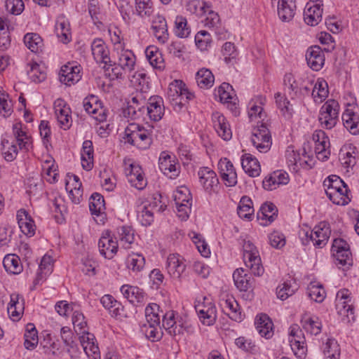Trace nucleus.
<instances>
[{"instance_id":"58","label":"nucleus","mask_w":359,"mask_h":359,"mask_svg":"<svg viewBox=\"0 0 359 359\" xmlns=\"http://www.w3.org/2000/svg\"><path fill=\"white\" fill-rule=\"evenodd\" d=\"M137 219L142 226H149L154 221V212L143 205L138 207Z\"/></svg>"},{"instance_id":"44","label":"nucleus","mask_w":359,"mask_h":359,"mask_svg":"<svg viewBox=\"0 0 359 359\" xmlns=\"http://www.w3.org/2000/svg\"><path fill=\"white\" fill-rule=\"evenodd\" d=\"M55 32L57 37L63 43H67L71 40L69 23L64 18H60L55 25Z\"/></svg>"},{"instance_id":"42","label":"nucleus","mask_w":359,"mask_h":359,"mask_svg":"<svg viewBox=\"0 0 359 359\" xmlns=\"http://www.w3.org/2000/svg\"><path fill=\"white\" fill-rule=\"evenodd\" d=\"M336 309L344 323H350L355 320L353 306L348 302L336 303Z\"/></svg>"},{"instance_id":"26","label":"nucleus","mask_w":359,"mask_h":359,"mask_svg":"<svg viewBox=\"0 0 359 359\" xmlns=\"http://www.w3.org/2000/svg\"><path fill=\"white\" fill-rule=\"evenodd\" d=\"M323 8L320 4H313L306 6L304 12V22L311 26L317 25L322 20Z\"/></svg>"},{"instance_id":"55","label":"nucleus","mask_w":359,"mask_h":359,"mask_svg":"<svg viewBox=\"0 0 359 359\" xmlns=\"http://www.w3.org/2000/svg\"><path fill=\"white\" fill-rule=\"evenodd\" d=\"M197 312L204 325H212L216 320V309L213 306H210L208 309H198Z\"/></svg>"},{"instance_id":"16","label":"nucleus","mask_w":359,"mask_h":359,"mask_svg":"<svg viewBox=\"0 0 359 359\" xmlns=\"http://www.w3.org/2000/svg\"><path fill=\"white\" fill-rule=\"evenodd\" d=\"M159 169L170 179H175L180 173V169L176 166L174 157L165 151L161 152L160 155Z\"/></svg>"},{"instance_id":"6","label":"nucleus","mask_w":359,"mask_h":359,"mask_svg":"<svg viewBox=\"0 0 359 359\" xmlns=\"http://www.w3.org/2000/svg\"><path fill=\"white\" fill-rule=\"evenodd\" d=\"M330 233V224L326 222H321L313 230L306 231L304 233L305 236L312 241L315 246L319 248H322L326 245Z\"/></svg>"},{"instance_id":"2","label":"nucleus","mask_w":359,"mask_h":359,"mask_svg":"<svg viewBox=\"0 0 359 359\" xmlns=\"http://www.w3.org/2000/svg\"><path fill=\"white\" fill-rule=\"evenodd\" d=\"M243 248L245 266L250 268L255 276H262L264 273V268L257 247L250 241H245Z\"/></svg>"},{"instance_id":"33","label":"nucleus","mask_w":359,"mask_h":359,"mask_svg":"<svg viewBox=\"0 0 359 359\" xmlns=\"http://www.w3.org/2000/svg\"><path fill=\"white\" fill-rule=\"evenodd\" d=\"M235 285L241 291H247L252 287L251 276L246 273L243 268L237 269L233 273Z\"/></svg>"},{"instance_id":"8","label":"nucleus","mask_w":359,"mask_h":359,"mask_svg":"<svg viewBox=\"0 0 359 359\" xmlns=\"http://www.w3.org/2000/svg\"><path fill=\"white\" fill-rule=\"evenodd\" d=\"M91 50L94 59L97 62L103 63L104 65L103 69L109 71L110 66L112 65V61L109 57V50L104 41L100 38L94 39L91 43Z\"/></svg>"},{"instance_id":"1","label":"nucleus","mask_w":359,"mask_h":359,"mask_svg":"<svg viewBox=\"0 0 359 359\" xmlns=\"http://www.w3.org/2000/svg\"><path fill=\"white\" fill-rule=\"evenodd\" d=\"M339 103L334 100H328L320 108L318 121L320 126L327 130L333 128L339 121Z\"/></svg>"},{"instance_id":"29","label":"nucleus","mask_w":359,"mask_h":359,"mask_svg":"<svg viewBox=\"0 0 359 359\" xmlns=\"http://www.w3.org/2000/svg\"><path fill=\"white\" fill-rule=\"evenodd\" d=\"M342 121L344 127L352 135L359 134V114L347 109L342 114Z\"/></svg>"},{"instance_id":"57","label":"nucleus","mask_w":359,"mask_h":359,"mask_svg":"<svg viewBox=\"0 0 359 359\" xmlns=\"http://www.w3.org/2000/svg\"><path fill=\"white\" fill-rule=\"evenodd\" d=\"M159 306L156 304L148 305L145 309V317L148 325H160V316L156 312Z\"/></svg>"},{"instance_id":"10","label":"nucleus","mask_w":359,"mask_h":359,"mask_svg":"<svg viewBox=\"0 0 359 359\" xmlns=\"http://www.w3.org/2000/svg\"><path fill=\"white\" fill-rule=\"evenodd\" d=\"M313 140L316 144L315 151L317 158L323 161H326L330 154V140L326 133L322 130H315L313 134Z\"/></svg>"},{"instance_id":"14","label":"nucleus","mask_w":359,"mask_h":359,"mask_svg":"<svg viewBox=\"0 0 359 359\" xmlns=\"http://www.w3.org/2000/svg\"><path fill=\"white\" fill-rule=\"evenodd\" d=\"M79 339L86 354L91 359H100L99 347L95 344V336L88 331L81 333Z\"/></svg>"},{"instance_id":"23","label":"nucleus","mask_w":359,"mask_h":359,"mask_svg":"<svg viewBox=\"0 0 359 359\" xmlns=\"http://www.w3.org/2000/svg\"><path fill=\"white\" fill-rule=\"evenodd\" d=\"M289 182V175L285 172L277 170L263 180V187L266 190L276 189L280 184H287Z\"/></svg>"},{"instance_id":"47","label":"nucleus","mask_w":359,"mask_h":359,"mask_svg":"<svg viewBox=\"0 0 359 359\" xmlns=\"http://www.w3.org/2000/svg\"><path fill=\"white\" fill-rule=\"evenodd\" d=\"M118 63L125 69V72L130 73L134 69L135 56L130 50H123L118 57Z\"/></svg>"},{"instance_id":"11","label":"nucleus","mask_w":359,"mask_h":359,"mask_svg":"<svg viewBox=\"0 0 359 359\" xmlns=\"http://www.w3.org/2000/svg\"><path fill=\"white\" fill-rule=\"evenodd\" d=\"M147 102L141 94L135 95L123 110L124 116L133 119L141 118L147 111Z\"/></svg>"},{"instance_id":"31","label":"nucleus","mask_w":359,"mask_h":359,"mask_svg":"<svg viewBox=\"0 0 359 359\" xmlns=\"http://www.w3.org/2000/svg\"><path fill=\"white\" fill-rule=\"evenodd\" d=\"M17 217L21 231L28 236H32L35 232V225L28 213L24 210H20L18 212Z\"/></svg>"},{"instance_id":"52","label":"nucleus","mask_w":359,"mask_h":359,"mask_svg":"<svg viewBox=\"0 0 359 359\" xmlns=\"http://www.w3.org/2000/svg\"><path fill=\"white\" fill-rule=\"evenodd\" d=\"M104 197L99 193H94L89 200V209L92 215H98L105 209Z\"/></svg>"},{"instance_id":"45","label":"nucleus","mask_w":359,"mask_h":359,"mask_svg":"<svg viewBox=\"0 0 359 359\" xmlns=\"http://www.w3.org/2000/svg\"><path fill=\"white\" fill-rule=\"evenodd\" d=\"M298 289L297 284L294 280H287L276 289L278 298L285 300L292 296Z\"/></svg>"},{"instance_id":"60","label":"nucleus","mask_w":359,"mask_h":359,"mask_svg":"<svg viewBox=\"0 0 359 359\" xmlns=\"http://www.w3.org/2000/svg\"><path fill=\"white\" fill-rule=\"evenodd\" d=\"M344 181L337 175H331L323 182L325 193L337 191L341 187H344Z\"/></svg>"},{"instance_id":"19","label":"nucleus","mask_w":359,"mask_h":359,"mask_svg":"<svg viewBox=\"0 0 359 359\" xmlns=\"http://www.w3.org/2000/svg\"><path fill=\"white\" fill-rule=\"evenodd\" d=\"M168 95L182 98V102H185V104L194 97V95L189 91L185 83L180 80H175L170 84Z\"/></svg>"},{"instance_id":"9","label":"nucleus","mask_w":359,"mask_h":359,"mask_svg":"<svg viewBox=\"0 0 359 359\" xmlns=\"http://www.w3.org/2000/svg\"><path fill=\"white\" fill-rule=\"evenodd\" d=\"M98 248L100 253L105 258H113L118 251L116 238H114L109 231H104L98 241Z\"/></svg>"},{"instance_id":"51","label":"nucleus","mask_w":359,"mask_h":359,"mask_svg":"<svg viewBox=\"0 0 359 359\" xmlns=\"http://www.w3.org/2000/svg\"><path fill=\"white\" fill-rule=\"evenodd\" d=\"M327 83L325 81L318 80L313 86L311 95L315 102H322L327 96Z\"/></svg>"},{"instance_id":"39","label":"nucleus","mask_w":359,"mask_h":359,"mask_svg":"<svg viewBox=\"0 0 359 359\" xmlns=\"http://www.w3.org/2000/svg\"><path fill=\"white\" fill-rule=\"evenodd\" d=\"M21 123H16L13 126V133L15 137L20 149L28 150L31 144L30 139L26 132L22 130Z\"/></svg>"},{"instance_id":"24","label":"nucleus","mask_w":359,"mask_h":359,"mask_svg":"<svg viewBox=\"0 0 359 359\" xmlns=\"http://www.w3.org/2000/svg\"><path fill=\"white\" fill-rule=\"evenodd\" d=\"M278 210L272 203L266 202L262 205L257 213V218L260 221V224L266 226L274 221L277 217Z\"/></svg>"},{"instance_id":"53","label":"nucleus","mask_w":359,"mask_h":359,"mask_svg":"<svg viewBox=\"0 0 359 359\" xmlns=\"http://www.w3.org/2000/svg\"><path fill=\"white\" fill-rule=\"evenodd\" d=\"M174 32L175 35L180 38H187L189 36L191 29L188 27L187 20L184 17L177 15L175 18Z\"/></svg>"},{"instance_id":"17","label":"nucleus","mask_w":359,"mask_h":359,"mask_svg":"<svg viewBox=\"0 0 359 359\" xmlns=\"http://www.w3.org/2000/svg\"><path fill=\"white\" fill-rule=\"evenodd\" d=\"M306 60L308 65L315 71H319L325 62V55L318 46H311L308 48L306 53Z\"/></svg>"},{"instance_id":"49","label":"nucleus","mask_w":359,"mask_h":359,"mask_svg":"<svg viewBox=\"0 0 359 359\" xmlns=\"http://www.w3.org/2000/svg\"><path fill=\"white\" fill-rule=\"evenodd\" d=\"M25 46L33 53H38L41 50L43 39L36 33H27L24 36Z\"/></svg>"},{"instance_id":"43","label":"nucleus","mask_w":359,"mask_h":359,"mask_svg":"<svg viewBox=\"0 0 359 359\" xmlns=\"http://www.w3.org/2000/svg\"><path fill=\"white\" fill-rule=\"evenodd\" d=\"M3 265L6 271L10 273L19 274L22 271L20 259L15 255L5 256L3 260Z\"/></svg>"},{"instance_id":"13","label":"nucleus","mask_w":359,"mask_h":359,"mask_svg":"<svg viewBox=\"0 0 359 359\" xmlns=\"http://www.w3.org/2000/svg\"><path fill=\"white\" fill-rule=\"evenodd\" d=\"M166 269L174 279H179L186 269L184 259L178 254L170 255L167 259Z\"/></svg>"},{"instance_id":"22","label":"nucleus","mask_w":359,"mask_h":359,"mask_svg":"<svg viewBox=\"0 0 359 359\" xmlns=\"http://www.w3.org/2000/svg\"><path fill=\"white\" fill-rule=\"evenodd\" d=\"M212 121L219 136L226 141L231 140L232 133L224 116L216 111L212 114Z\"/></svg>"},{"instance_id":"48","label":"nucleus","mask_w":359,"mask_h":359,"mask_svg":"<svg viewBox=\"0 0 359 359\" xmlns=\"http://www.w3.org/2000/svg\"><path fill=\"white\" fill-rule=\"evenodd\" d=\"M196 79L198 86L201 88H210L215 81L214 76L211 71L204 68L198 71Z\"/></svg>"},{"instance_id":"3","label":"nucleus","mask_w":359,"mask_h":359,"mask_svg":"<svg viewBox=\"0 0 359 359\" xmlns=\"http://www.w3.org/2000/svg\"><path fill=\"white\" fill-rule=\"evenodd\" d=\"M123 139L126 142L140 149H146L151 143L147 131L140 128L136 124H130L126 128Z\"/></svg>"},{"instance_id":"63","label":"nucleus","mask_w":359,"mask_h":359,"mask_svg":"<svg viewBox=\"0 0 359 359\" xmlns=\"http://www.w3.org/2000/svg\"><path fill=\"white\" fill-rule=\"evenodd\" d=\"M222 51L226 64L233 62L238 55L234 44L231 42H226L222 46Z\"/></svg>"},{"instance_id":"25","label":"nucleus","mask_w":359,"mask_h":359,"mask_svg":"<svg viewBox=\"0 0 359 359\" xmlns=\"http://www.w3.org/2000/svg\"><path fill=\"white\" fill-rule=\"evenodd\" d=\"M295 0H278V15L283 22H290L294 16L296 11Z\"/></svg>"},{"instance_id":"54","label":"nucleus","mask_w":359,"mask_h":359,"mask_svg":"<svg viewBox=\"0 0 359 359\" xmlns=\"http://www.w3.org/2000/svg\"><path fill=\"white\" fill-rule=\"evenodd\" d=\"M265 101V97L260 96L256 99V102L250 104V107L248 111V116L251 121L256 119L257 118H259L262 121L264 120L263 116L264 115L262 113L263 108L262 105L264 104Z\"/></svg>"},{"instance_id":"18","label":"nucleus","mask_w":359,"mask_h":359,"mask_svg":"<svg viewBox=\"0 0 359 359\" xmlns=\"http://www.w3.org/2000/svg\"><path fill=\"white\" fill-rule=\"evenodd\" d=\"M147 111L151 120L154 121H160L164 114L163 100L159 96L151 97L147 101Z\"/></svg>"},{"instance_id":"50","label":"nucleus","mask_w":359,"mask_h":359,"mask_svg":"<svg viewBox=\"0 0 359 359\" xmlns=\"http://www.w3.org/2000/svg\"><path fill=\"white\" fill-rule=\"evenodd\" d=\"M302 327L311 334L317 335L321 332V323L317 317L304 316L301 320Z\"/></svg>"},{"instance_id":"5","label":"nucleus","mask_w":359,"mask_h":359,"mask_svg":"<svg viewBox=\"0 0 359 359\" xmlns=\"http://www.w3.org/2000/svg\"><path fill=\"white\" fill-rule=\"evenodd\" d=\"M251 142L254 147L261 153L267 152L271 146V136L266 126L262 123L254 128L252 133Z\"/></svg>"},{"instance_id":"35","label":"nucleus","mask_w":359,"mask_h":359,"mask_svg":"<svg viewBox=\"0 0 359 359\" xmlns=\"http://www.w3.org/2000/svg\"><path fill=\"white\" fill-rule=\"evenodd\" d=\"M120 244L126 249L131 247L135 241V231L130 226H119L116 229Z\"/></svg>"},{"instance_id":"32","label":"nucleus","mask_w":359,"mask_h":359,"mask_svg":"<svg viewBox=\"0 0 359 359\" xmlns=\"http://www.w3.org/2000/svg\"><path fill=\"white\" fill-rule=\"evenodd\" d=\"M198 175L201 184L206 190L211 189L219 182L216 173L207 167L201 168Z\"/></svg>"},{"instance_id":"27","label":"nucleus","mask_w":359,"mask_h":359,"mask_svg":"<svg viewBox=\"0 0 359 359\" xmlns=\"http://www.w3.org/2000/svg\"><path fill=\"white\" fill-rule=\"evenodd\" d=\"M255 326L257 332L266 339H270L273 335V323L266 314H261L255 319Z\"/></svg>"},{"instance_id":"41","label":"nucleus","mask_w":359,"mask_h":359,"mask_svg":"<svg viewBox=\"0 0 359 359\" xmlns=\"http://www.w3.org/2000/svg\"><path fill=\"white\" fill-rule=\"evenodd\" d=\"M25 347L28 350H33L38 344L39 338L37 330L32 323H28L24 334Z\"/></svg>"},{"instance_id":"62","label":"nucleus","mask_w":359,"mask_h":359,"mask_svg":"<svg viewBox=\"0 0 359 359\" xmlns=\"http://www.w3.org/2000/svg\"><path fill=\"white\" fill-rule=\"evenodd\" d=\"M53 263V259L50 256L45 255L39 264V272L37 273V276L36 278V281L37 283L39 282L43 278V274L46 275L47 273H50L52 270L51 264Z\"/></svg>"},{"instance_id":"15","label":"nucleus","mask_w":359,"mask_h":359,"mask_svg":"<svg viewBox=\"0 0 359 359\" xmlns=\"http://www.w3.org/2000/svg\"><path fill=\"white\" fill-rule=\"evenodd\" d=\"M81 78L80 67L70 63L61 67L60 81L67 86H71L78 82Z\"/></svg>"},{"instance_id":"36","label":"nucleus","mask_w":359,"mask_h":359,"mask_svg":"<svg viewBox=\"0 0 359 359\" xmlns=\"http://www.w3.org/2000/svg\"><path fill=\"white\" fill-rule=\"evenodd\" d=\"M100 303L102 306L109 310L111 315L114 317H118L122 316V311H123V306L121 304L109 294H105L100 299Z\"/></svg>"},{"instance_id":"4","label":"nucleus","mask_w":359,"mask_h":359,"mask_svg":"<svg viewBox=\"0 0 359 359\" xmlns=\"http://www.w3.org/2000/svg\"><path fill=\"white\" fill-rule=\"evenodd\" d=\"M332 252L334 262L339 267L346 266L349 268L353 263L351 253L348 244L341 238L334 240L332 246Z\"/></svg>"},{"instance_id":"46","label":"nucleus","mask_w":359,"mask_h":359,"mask_svg":"<svg viewBox=\"0 0 359 359\" xmlns=\"http://www.w3.org/2000/svg\"><path fill=\"white\" fill-rule=\"evenodd\" d=\"M126 265L134 273L140 272L144 267L145 258L139 253H132L127 257Z\"/></svg>"},{"instance_id":"37","label":"nucleus","mask_w":359,"mask_h":359,"mask_svg":"<svg viewBox=\"0 0 359 359\" xmlns=\"http://www.w3.org/2000/svg\"><path fill=\"white\" fill-rule=\"evenodd\" d=\"M146 57L149 64L155 69H163L164 59L162 54L156 46H149L145 50Z\"/></svg>"},{"instance_id":"20","label":"nucleus","mask_w":359,"mask_h":359,"mask_svg":"<svg viewBox=\"0 0 359 359\" xmlns=\"http://www.w3.org/2000/svg\"><path fill=\"white\" fill-rule=\"evenodd\" d=\"M151 29L155 37L159 43H165L169 37L168 25L165 18L157 15L152 20Z\"/></svg>"},{"instance_id":"28","label":"nucleus","mask_w":359,"mask_h":359,"mask_svg":"<svg viewBox=\"0 0 359 359\" xmlns=\"http://www.w3.org/2000/svg\"><path fill=\"white\" fill-rule=\"evenodd\" d=\"M241 165L243 170L250 177H257L260 174L261 167L259 163L250 154H245L242 156Z\"/></svg>"},{"instance_id":"56","label":"nucleus","mask_w":359,"mask_h":359,"mask_svg":"<svg viewBox=\"0 0 359 359\" xmlns=\"http://www.w3.org/2000/svg\"><path fill=\"white\" fill-rule=\"evenodd\" d=\"M309 297L316 302H322L325 297V291L321 285L310 283L307 289Z\"/></svg>"},{"instance_id":"40","label":"nucleus","mask_w":359,"mask_h":359,"mask_svg":"<svg viewBox=\"0 0 359 359\" xmlns=\"http://www.w3.org/2000/svg\"><path fill=\"white\" fill-rule=\"evenodd\" d=\"M81 161L83 169L90 170L93 168V143L90 140H86L83 143Z\"/></svg>"},{"instance_id":"12","label":"nucleus","mask_w":359,"mask_h":359,"mask_svg":"<svg viewBox=\"0 0 359 359\" xmlns=\"http://www.w3.org/2000/svg\"><path fill=\"white\" fill-rule=\"evenodd\" d=\"M218 169L222 180L227 187H234L237 184V175L233 163L226 158L218 163Z\"/></svg>"},{"instance_id":"34","label":"nucleus","mask_w":359,"mask_h":359,"mask_svg":"<svg viewBox=\"0 0 359 359\" xmlns=\"http://www.w3.org/2000/svg\"><path fill=\"white\" fill-rule=\"evenodd\" d=\"M121 292L123 297L133 304L141 303L144 300V292L137 287L125 285L121 287Z\"/></svg>"},{"instance_id":"59","label":"nucleus","mask_w":359,"mask_h":359,"mask_svg":"<svg viewBox=\"0 0 359 359\" xmlns=\"http://www.w3.org/2000/svg\"><path fill=\"white\" fill-rule=\"evenodd\" d=\"M83 106L87 113L95 114L101 106V102L96 96L91 95L83 99Z\"/></svg>"},{"instance_id":"64","label":"nucleus","mask_w":359,"mask_h":359,"mask_svg":"<svg viewBox=\"0 0 359 359\" xmlns=\"http://www.w3.org/2000/svg\"><path fill=\"white\" fill-rule=\"evenodd\" d=\"M28 76L34 83H41L46 78V74L40 69L39 65L34 62L31 65L30 69L28 71Z\"/></svg>"},{"instance_id":"61","label":"nucleus","mask_w":359,"mask_h":359,"mask_svg":"<svg viewBox=\"0 0 359 359\" xmlns=\"http://www.w3.org/2000/svg\"><path fill=\"white\" fill-rule=\"evenodd\" d=\"M72 323L74 330L78 334H81L87 331V323L81 312L79 311H74L72 315Z\"/></svg>"},{"instance_id":"30","label":"nucleus","mask_w":359,"mask_h":359,"mask_svg":"<svg viewBox=\"0 0 359 359\" xmlns=\"http://www.w3.org/2000/svg\"><path fill=\"white\" fill-rule=\"evenodd\" d=\"M222 311L231 319L235 321H241L243 319L241 313L238 310V304L233 297L223 299L221 302Z\"/></svg>"},{"instance_id":"38","label":"nucleus","mask_w":359,"mask_h":359,"mask_svg":"<svg viewBox=\"0 0 359 359\" xmlns=\"http://www.w3.org/2000/svg\"><path fill=\"white\" fill-rule=\"evenodd\" d=\"M237 213L241 219H245L248 221L252 219L254 208L252 201L249 197L245 196L241 198L237 208Z\"/></svg>"},{"instance_id":"7","label":"nucleus","mask_w":359,"mask_h":359,"mask_svg":"<svg viewBox=\"0 0 359 359\" xmlns=\"http://www.w3.org/2000/svg\"><path fill=\"white\" fill-rule=\"evenodd\" d=\"M290 344L294 355L299 359L306 356V347L304 346L305 340L302 331L297 325H293L290 327Z\"/></svg>"},{"instance_id":"21","label":"nucleus","mask_w":359,"mask_h":359,"mask_svg":"<svg viewBox=\"0 0 359 359\" xmlns=\"http://www.w3.org/2000/svg\"><path fill=\"white\" fill-rule=\"evenodd\" d=\"M163 327L170 336H182V320H175L173 311H170L163 316Z\"/></svg>"}]
</instances>
